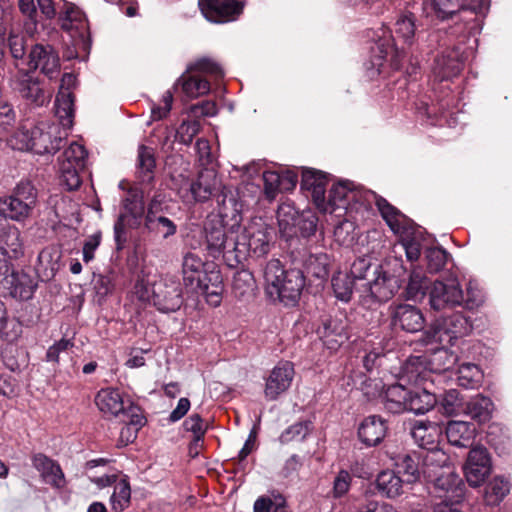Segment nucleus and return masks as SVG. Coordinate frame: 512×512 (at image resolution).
Wrapping results in <instances>:
<instances>
[{
	"label": "nucleus",
	"instance_id": "f257e3e1",
	"mask_svg": "<svg viewBox=\"0 0 512 512\" xmlns=\"http://www.w3.org/2000/svg\"><path fill=\"white\" fill-rule=\"evenodd\" d=\"M369 196L375 198L376 206L390 229L395 234L403 236L406 217L397 208L388 203L386 199L377 197L372 192L363 191L362 188L349 180L339 181L331 187L328 201H326V212L332 213L337 209H347L352 202L364 203L368 200Z\"/></svg>",
	"mask_w": 512,
	"mask_h": 512
},
{
	"label": "nucleus",
	"instance_id": "f03ea898",
	"mask_svg": "<svg viewBox=\"0 0 512 512\" xmlns=\"http://www.w3.org/2000/svg\"><path fill=\"white\" fill-rule=\"evenodd\" d=\"M265 291L270 299L285 306H295L305 286L301 270H284L278 259L267 262L264 268Z\"/></svg>",
	"mask_w": 512,
	"mask_h": 512
},
{
	"label": "nucleus",
	"instance_id": "7ed1b4c3",
	"mask_svg": "<svg viewBox=\"0 0 512 512\" xmlns=\"http://www.w3.org/2000/svg\"><path fill=\"white\" fill-rule=\"evenodd\" d=\"M432 7L441 20L461 11L462 33L468 36H475L481 31L483 18L488 11V4L484 0H433Z\"/></svg>",
	"mask_w": 512,
	"mask_h": 512
},
{
	"label": "nucleus",
	"instance_id": "20e7f679",
	"mask_svg": "<svg viewBox=\"0 0 512 512\" xmlns=\"http://www.w3.org/2000/svg\"><path fill=\"white\" fill-rule=\"evenodd\" d=\"M224 216H227L225 208H222L218 214L207 216L202 230L199 231L201 241L197 245L204 247L213 258H218L222 255L227 263L228 252L233 250V246L237 241V232L234 230V226L228 230L226 229Z\"/></svg>",
	"mask_w": 512,
	"mask_h": 512
},
{
	"label": "nucleus",
	"instance_id": "39448f33",
	"mask_svg": "<svg viewBox=\"0 0 512 512\" xmlns=\"http://www.w3.org/2000/svg\"><path fill=\"white\" fill-rule=\"evenodd\" d=\"M270 251V233L266 228L249 226L241 234L237 233V241L227 255V265L235 267L248 257L260 258Z\"/></svg>",
	"mask_w": 512,
	"mask_h": 512
},
{
	"label": "nucleus",
	"instance_id": "423d86ee",
	"mask_svg": "<svg viewBox=\"0 0 512 512\" xmlns=\"http://www.w3.org/2000/svg\"><path fill=\"white\" fill-rule=\"evenodd\" d=\"M123 211L114 224V238L121 249L127 240L126 228L137 229L145 221L144 192L139 187H130L122 199Z\"/></svg>",
	"mask_w": 512,
	"mask_h": 512
},
{
	"label": "nucleus",
	"instance_id": "0eeeda50",
	"mask_svg": "<svg viewBox=\"0 0 512 512\" xmlns=\"http://www.w3.org/2000/svg\"><path fill=\"white\" fill-rule=\"evenodd\" d=\"M471 330L472 324L469 318L457 312L435 319L424 333L425 341L452 346L459 338L467 336Z\"/></svg>",
	"mask_w": 512,
	"mask_h": 512
},
{
	"label": "nucleus",
	"instance_id": "6e6552de",
	"mask_svg": "<svg viewBox=\"0 0 512 512\" xmlns=\"http://www.w3.org/2000/svg\"><path fill=\"white\" fill-rule=\"evenodd\" d=\"M87 151L85 147L73 142L58 158L60 184L72 191L80 187L82 180L80 171L85 167Z\"/></svg>",
	"mask_w": 512,
	"mask_h": 512
},
{
	"label": "nucleus",
	"instance_id": "1a4fd4ad",
	"mask_svg": "<svg viewBox=\"0 0 512 512\" xmlns=\"http://www.w3.org/2000/svg\"><path fill=\"white\" fill-rule=\"evenodd\" d=\"M16 72L9 76V85L13 91L35 106H43L50 101L51 94L46 90L41 81L34 77L32 71L18 68L15 64Z\"/></svg>",
	"mask_w": 512,
	"mask_h": 512
},
{
	"label": "nucleus",
	"instance_id": "9d476101",
	"mask_svg": "<svg viewBox=\"0 0 512 512\" xmlns=\"http://www.w3.org/2000/svg\"><path fill=\"white\" fill-rule=\"evenodd\" d=\"M429 493L440 502L460 503L465 496V484L454 471L441 468L430 483Z\"/></svg>",
	"mask_w": 512,
	"mask_h": 512
},
{
	"label": "nucleus",
	"instance_id": "9b49d317",
	"mask_svg": "<svg viewBox=\"0 0 512 512\" xmlns=\"http://www.w3.org/2000/svg\"><path fill=\"white\" fill-rule=\"evenodd\" d=\"M394 262L395 266L399 267V271L395 269L392 275L378 272L376 278L369 283V294L366 298H370L371 302H387L398 292L402 282L400 277L405 272V268L401 259L394 258Z\"/></svg>",
	"mask_w": 512,
	"mask_h": 512
},
{
	"label": "nucleus",
	"instance_id": "f8f14e48",
	"mask_svg": "<svg viewBox=\"0 0 512 512\" xmlns=\"http://www.w3.org/2000/svg\"><path fill=\"white\" fill-rule=\"evenodd\" d=\"M28 58V65L32 73L35 70H40L49 80L58 78L61 70L60 59L51 45L35 44L30 50Z\"/></svg>",
	"mask_w": 512,
	"mask_h": 512
},
{
	"label": "nucleus",
	"instance_id": "ddd939ff",
	"mask_svg": "<svg viewBox=\"0 0 512 512\" xmlns=\"http://www.w3.org/2000/svg\"><path fill=\"white\" fill-rule=\"evenodd\" d=\"M153 303L161 312H174L182 303V289L180 283L169 278L163 279L153 285Z\"/></svg>",
	"mask_w": 512,
	"mask_h": 512
},
{
	"label": "nucleus",
	"instance_id": "4468645a",
	"mask_svg": "<svg viewBox=\"0 0 512 512\" xmlns=\"http://www.w3.org/2000/svg\"><path fill=\"white\" fill-rule=\"evenodd\" d=\"M491 472V459L485 447L475 446L468 454L464 473L471 487H479Z\"/></svg>",
	"mask_w": 512,
	"mask_h": 512
},
{
	"label": "nucleus",
	"instance_id": "2eb2a0df",
	"mask_svg": "<svg viewBox=\"0 0 512 512\" xmlns=\"http://www.w3.org/2000/svg\"><path fill=\"white\" fill-rule=\"evenodd\" d=\"M463 302V291L456 279L447 282H434L430 291L429 303L434 310L459 306Z\"/></svg>",
	"mask_w": 512,
	"mask_h": 512
},
{
	"label": "nucleus",
	"instance_id": "dca6fc26",
	"mask_svg": "<svg viewBox=\"0 0 512 512\" xmlns=\"http://www.w3.org/2000/svg\"><path fill=\"white\" fill-rule=\"evenodd\" d=\"M372 58L370 61L371 66L368 67L371 70V75L379 74L380 67L383 65V61L390 56L391 63L395 69H399L401 66L400 58L403 52H400L396 46V39L392 38L389 32L383 31L379 39L371 47Z\"/></svg>",
	"mask_w": 512,
	"mask_h": 512
},
{
	"label": "nucleus",
	"instance_id": "f3484780",
	"mask_svg": "<svg viewBox=\"0 0 512 512\" xmlns=\"http://www.w3.org/2000/svg\"><path fill=\"white\" fill-rule=\"evenodd\" d=\"M218 186L219 181L215 171L205 169L199 173L196 181L187 183V188L181 187L179 194L186 202H204L213 195Z\"/></svg>",
	"mask_w": 512,
	"mask_h": 512
},
{
	"label": "nucleus",
	"instance_id": "a211bd4d",
	"mask_svg": "<svg viewBox=\"0 0 512 512\" xmlns=\"http://www.w3.org/2000/svg\"><path fill=\"white\" fill-rule=\"evenodd\" d=\"M203 16L213 23L233 21L242 12V5L236 0H199Z\"/></svg>",
	"mask_w": 512,
	"mask_h": 512
},
{
	"label": "nucleus",
	"instance_id": "6ab92c4d",
	"mask_svg": "<svg viewBox=\"0 0 512 512\" xmlns=\"http://www.w3.org/2000/svg\"><path fill=\"white\" fill-rule=\"evenodd\" d=\"M294 377L292 363L280 362L270 372L265 380L264 395L268 401H275L291 386Z\"/></svg>",
	"mask_w": 512,
	"mask_h": 512
},
{
	"label": "nucleus",
	"instance_id": "aec40b11",
	"mask_svg": "<svg viewBox=\"0 0 512 512\" xmlns=\"http://www.w3.org/2000/svg\"><path fill=\"white\" fill-rule=\"evenodd\" d=\"M425 319L420 309L410 304H399L392 308L391 324L408 333H416L424 327Z\"/></svg>",
	"mask_w": 512,
	"mask_h": 512
},
{
	"label": "nucleus",
	"instance_id": "412c9836",
	"mask_svg": "<svg viewBox=\"0 0 512 512\" xmlns=\"http://www.w3.org/2000/svg\"><path fill=\"white\" fill-rule=\"evenodd\" d=\"M57 126L40 123L32 127L31 151L36 154H51L60 149L62 136H56Z\"/></svg>",
	"mask_w": 512,
	"mask_h": 512
},
{
	"label": "nucleus",
	"instance_id": "4be33fe9",
	"mask_svg": "<svg viewBox=\"0 0 512 512\" xmlns=\"http://www.w3.org/2000/svg\"><path fill=\"white\" fill-rule=\"evenodd\" d=\"M328 175L315 169H305L302 172L301 189L310 193L313 202L323 212L327 211L325 200Z\"/></svg>",
	"mask_w": 512,
	"mask_h": 512
},
{
	"label": "nucleus",
	"instance_id": "5701e85b",
	"mask_svg": "<svg viewBox=\"0 0 512 512\" xmlns=\"http://www.w3.org/2000/svg\"><path fill=\"white\" fill-rule=\"evenodd\" d=\"M32 465L40 473L42 480L55 489L66 486V478L60 465L45 454L37 453L32 456Z\"/></svg>",
	"mask_w": 512,
	"mask_h": 512
},
{
	"label": "nucleus",
	"instance_id": "b1692460",
	"mask_svg": "<svg viewBox=\"0 0 512 512\" xmlns=\"http://www.w3.org/2000/svg\"><path fill=\"white\" fill-rule=\"evenodd\" d=\"M317 334L324 346L333 351L337 350L348 338L346 323L341 318L327 317L322 319L317 328Z\"/></svg>",
	"mask_w": 512,
	"mask_h": 512
},
{
	"label": "nucleus",
	"instance_id": "393cba45",
	"mask_svg": "<svg viewBox=\"0 0 512 512\" xmlns=\"http://www.w3.org/2000/svg\"><path fill=\"white\" fill-rule=\"evenodd\" d=\"M463 67V57L459 49L446 50L438 55L433 66V74L439 81L457 76Z\"/></svg>",
	"mask_w": 512,
	"mask_h": 512
},
{
	"label": "nucleus",
	"instance_id": "a878e982",
	"mask_svg": "<svg viewBox=\"0 0 512 512\" xmlns=\"http://www.w3.org/2000/svg\"><path fill=\"white\" fill-rule=\"evenodd\" d=\"M182 275L184 285L194 290L201 285L209 272L202 258L198 254L189 251L184 254L182 259Z\"/></svg>",
	"mask_w": 512,
	"mask_h": 512
},
{
	"label": "nucleus",
	"instance_id": "bb28decb",
	"mask_svg": "<svg viewBox=\"0 0 512 512\" xmlns=\"http://www.w3.org/2000/svg\"><path fill=\"white\" fill-rule=\"evenodd\" d=\"M7 282L1 288L2 293L19 300L31 299L37 286L34 279L22 271H14Z\"/></svg>",
	"mask_w": 512,
	"mask_h": 512
},
{
	"label": "nucleus",
	"instance_id": "cd10ccee",
	"mask_svg": "<svg viewBox=\"0 0 512 512\" xmlns=\"http://www.w3.org/2000/svg\"><path fill=\"white\" fill-rule=\"evenodd\" d=\"M422 456L417 452L398 454L393 458L395 472L403 476V480L408 484L417 482L421 473H425L421 468Z\"/></svg>",
	"mask_w": 512,
	"mask_h": 512
},
{
	"label": "nucleus",
	"instance_id": "c85d7f7f",
	"mask_svg": "<svg viewBox=\"0 0 512 512\" xmlns=\"http://www.w3.org/2000/svg\"><path fill=\"white\" fill-rule=\"evenodd\" d=\"M374 483L378 494L388 499L403 495L408 485L395 470L390 469L379 472Z\"/></svg>",
	"mask_w": 512,
	"mask_h": 512
},
{
	"label": "nucleus",
	"instance_id": "c756f323",
	"mask_svg": "<svg viewBox=\"0 0 512 512\" xmlns=\"http://www.w3.org/2000/svg\"><path fill=\"white\" fill-rule=\"evenodd\" d=\"M476 432V426L467 421L451 420L445 428L448 442L461 448H467L473 444Z\"/></svg>",
	"mask_w": 512,
	"mask_h": 512
},
{
	"label": "nucleus",
	"instance_id": "7c9ffc66",
	"mask_svg": "<svg viewBox=\"0 0 512 512\" xmlns=\"http://www.w3.org/2000/svg\"><path fill=\"white\" fill-rule=\"evenodd\" d=\"M61 250L56 246H48L40 251L35 270L43 281L52 279L60 268Z\"/></svg>",
	"mask_w": 512,
	"mask_h": 512
},
{
	"label": "nucleus",
	"instance_id": "2f4dec72",
	"mask_svg": "<svg viewBox=\"0 0 512 512\" xmlns=\"http://www.w3.org/2000/svg\"><path fill=\"white\" fill-rule=\"evenodd\" d=\"M387 425L380 416L372 415L363 420L358 435L360 440L367 446H375L379 444L385 437Z\"/></svg>",
	"mask_w": 512,
	"mask_h": 512
},
{
	"label": "nucleus",
	"instance_id": "473e14b6",
	"mask_svg": "<svg viewBox=\"0 0 512 512\" xmlns=\"http://www.w3.org/2000/svg\"><path fill=\"white\" fill-rule=\"evenodd\" d=\"M494 404L489 397L478 394L465 402L463 414L479 424L488 422L492 418Z\"/></svg>",
	"mask_w": 512,
	"mask_h": 512
},
{
	"label": "nucleus",
	"instance_id": "72a5a7b5",
	"mask_svg": "<svg viewBox=\"0 0 512 512\" xmlns=\"http://www.w3.org/2000/svg\"><path fill=\"white\" fill-rule=\"evenodd\" d=\"M95 403L99 410L110 416H120L124 411L126 404L117 389H101L95 398Z\"/></svg>",
	"mask_w": 512,
	"mask_h": 512
},
{
	"label": "nucleus",
	"instance_id": "f704fd0d",
	"mask_svg": "<svg viewBox=\"0 0 512 512\" xmlns=\"http://www.w3.org/2000/svg\"><path fill=\"white\" fill-rule=\"evenodd\" d=\"M0 250L10 259H18L24 253L23 240L19 229L7 226L0 231Z\"/></svg>",
	"mask_w": 512,
	"mask_h": 512
},
{
	"label": "nucleus",
	"instance_id": "c9c22d12",
	"mask_svg": "<svg viewBox=\"0 0 512 512\" xmlns=\"http://www.w3.org/2000/svg\"><path fill=\"white\" fill-rule=\"evenodd\" d=\"M193 291L204 295L207 301L213 305L218 306L221 302V296L224 291L222 276L219 271L211 270L206 279L202 281L201 285L197 286Z\"/></svg>",
	"mask_w": 512,
	"mask_h": 512
},
{
	"label": "nucleus",
	"instance_id": "e433bc0d",
	"mask_svg": "<svg viewBox=\"0 0 512 512\" xmlns=\"http://www.w3.org/2000/svg\"><path fill=\"white\" fill-rule=\"evenodd\" d=\"M300 215L292 203L284 202L279 205L277 220L279 231L283 237L291 238L297 234V222Z\"/></svg>",
	"mask_w": 512,
	"mask_h": 512
},
{
	"label": "nucleus",
	"instance_id": "4c0bfd02",
	"mask_svg": "<svg viewBox=\"0 0 512 512\" xmlns=\"http://www.w3.org/2000/svg\"><path fill=\"white\" fill-rule=\"evenodd\" d=\"M440 432L441 430L437 424L418 421L411 429V436L419 447L424 449H433L436 446Z\"/></svg>",
	"mask_w": 512,
	"mask_h": 512
},
{
	"label": "nucleus",
	"instance_id": "58836bf2",
	"mask_svg": "<svg viewBox=\"0 0 512 512\" xmlns=\"http://www.w3.org/2000/svg\"><path fill=\"white\" fill-rule=\"evenodd\" d=\"M408 395L409 390L402 383L388 386L384 394L385 409L395 414L406 411Z\"/></svg>",
	"mask_w": 512,
	"mask_h": 512
},
{
	"label": "nucleus",
	"instance_id": "ea45409f",
	"mask_svg": "<svg viewBox=\"0 0 512 512\" xmlns=\"http://www.w3.org/2000/svg\"><path fill=\"white\" fill-rule=\"evenodd\" d=\"M33 210L12 193L0 198V215L14 221H23L28 218Z\"/></svg>",
	"mask_w": 512,
	"mask_h": 512
},
{
	"label": "nucleus",
	"instance_id": "a19ab883",
	"mask_svg": "<svg viewBox=\"0 0 512 512\" xmlns=\"http://www.w3.org/2000/svg\"><path fill=\"white\" fill-rule=\"evenodd\" d=\"M122 420L127 422V425L121 429V437L123 438L125 432H129L127 441H134L137 437L138 430L145 424V418L141 413L139 406L129 403L124 411L120 414Z\"/></svg>",
	"mask_w": 512,
	"mask_h": 512
},
{
	"label": "nucleus",
	"instance_id": "79ce46f5",
	"mask_svg": "<svg viewBox=\"0 0 512 512\" xmlns=\"http://www.w3.org/2000/svg\"><path fill=\"white\" fill-rule=\"evenodd\" d=\"M144 228L148 233L163 239H168L177 232V225L170 218L162 214L145 216Z\"/></svg>",
	"mask_w": 512,
	"mask_h": 512
},
{
	"label": "nucleus",
	"instance_id": "37998d69",
	"mask_svg": "<svg viewBox=\"0 0 512 512\" xmlns=\"http://www.w3.org/2000/svg\"><path fill=\"white\" fill-rule=\"evenodd\" d=\"M437 403V397L427 389L409 390L406 411L414 414H424L432 409Z\"/></svg>",
	"mask_w": 512,
	"mask_h": 512
},
{
	"label": "nucleus",
	"instance_id": "c03bdc74",
	"mask_svg": "<svg viewBox=\"0 0 512 512\" xmlns=\"http://www.w3.org/2000/svg\"><path fill=\"white\" fill-rule=\"evenodd\" d=\"M178 85H181L183 93L191 99L205 95L210 90V83L206 79L194 75H187V72L177 79L174 87Z\"/></svg>",
	"mask_w": 512,
	"mask_h": 512
},
{
	"label": "nucleus",
	"instance_id": "a18cd8bd",
	"mask_svg": "<svg viewBox=\"0 0 512 512\" xmlns=\"http://www.w3.org/2000/svg\"><path fill=\"white\" fill-rule=\"evenodd\" d=\"M429 287V279L419 267H414L410 272L405 297L409 300H418L424 297Z\"/></svg>",
	"mask_w": 512,
	"mask_h": 512
},
{
	"label": "nucleus",
	"instance_id": "49530a36",
	"mask_svg": "<svg viewBox=\"0 0 512 512\" xmlns=\"http://www.w3.org/2000/svg\"><path fill=\"white\" fill-rule=\"evenodd\" d=\"M55 116L64 129L72 127L74 118L73 94H57L55 99Z\"/></svg>",
	"mask_w": 512,
	"mask_h": 512
},
{
	"label": "nucleus",
	"instance_id": "de8ad7c7",
	"mask_svg": "<svg viewBox=\"0 0 512 512\" xmlns=\"http://www.w3.org/2000/svg\"><path fill=\"white\" fill-rule=\"evenodd\" d=\"M154 153L151 148L144 145L138 148L137 177L141 182H151L154 178Z\"/></svg>",
	"mask_w": 512,
	"mask_h": 512
},
{
	"label": "nucleus",
	"instance_id": "09e8293b",
	"mask_svg": "<svg viewBox=\"0 0 512 512\" xmlns=\"http://www.w3.org/2000/svg\"><path fill=\"white\" fill-rule=\"evenodd\" d=\"M256 282L253 274L245 269L237 271L233 276L232 290L239 299L249 298L254 295Z\"/></svg>",
	"mask_w": 512,
	"mask_h": 512
},
{
	"label": "nucleus",
	"instance_id": "8fccbe9b",
	"mask_svg": "<svg viewBox=\"0 0 512 512\" xmlns=\"http://www.w3.org/2000/svg\"><path fill=\"white\" fill-rule=\"evenodd\" d=\"M442 412L447 416L463 414L465 403L456 389L445 390L438 398Z\"/></svg>",
	"mask_w": 512,
	"mask_h": 512
},
{
	"label": "nucleus",
	"instance_id": "3c124183",
	"mask_svg": "<svg viewBox=\"0 0 512 512\" xmlns=\"http://www.w3.org/2000/svg\"><path fill=\"white\" fill-rule=\"evenodd\" d=\"M458 356L449 349L442 346L431 355L429 359L430 370L435 373L449 371L456 365Z\"/></svg>",
	"mask_w": 512,
	"mask_h": 512
},
{
	"label": "nucleus",
	"instance_id": "603ef678",
	"mask_svg": "<svg viewBox=\"0 0 512 512\" xmlns=\"http://www.w3.org/2000/svg\"><path fill=\"white\" fill-rule=\"evenodd\" d=\"M510 484L502 477L493 478L485 488V502L489 506L498 505L509 493Z\"/></svg>",
	"mask_w": 512,
	"mask_h": 512
},
{
	"label": "nucleus",
	"instance_id": "864d4df0",
	"mask_svg": "<svg viewBox=\"0 0 512 512\" xmlns=\"http://www.w3.org/2000/svg\"><path fill=\"white\" fill-rule=\"evenodd\" d=\"M254 512H289L286 499L280 493L270 496H260L253 506Z\"/></svg>",
	"mask_w": 512,
	"mask_h": 512
},
{
	"label": "nucleus",
	"instance_id": "5fc2aeb1",
	"mask_svg": "<svg viewBox=\"0 0 512 512\" xmlns=\"http://www.w3.org/2000/svg\"><path fill=\"white\" fill-rule=\"evenodd\" d=\"M61 22V27L67 31H71L73 29L84 31L87 28L84 13L71 3L65 4L64 16L62 17Z\"/></svg>",
	"mask_w": 512,
	"mask_h": 512
},
{
	"label": "nucleus",
	"instance_id": "6e6d98bb",
	"mask_svg": "<svg viewBox=\"0 0 512 512\" xmlns=\"http://www.w3.org/2000/svg\"><path fill=\"white\" fill-rule=\"evenodd\" d=\"M456 374L459 385L467 389L477 387L482 379L480 368L473 363L461 364Z\"/></svg>",
	"mask_w": 512,
	"mask_h": 512
},
{
	"label": "nucleus",
	"instance_id": "4d7b16f0",
	"mask_svg": "<svg viewBox=\"0 0 512 512\" xmlns=\"http://www.w3.org/2000/svg\"><path fill=\"white\" fill-rule=\"evenodd\" d=\"M354 280L348 273L338 272L332 277V288L337 299L348 302L350 301L353 290Z\"/></svg>",
	"mask_w": 512,
	"mask_h": 512
},
{
	"label": "nucleus",
	"instance_id": "13d9d810",
	"mask_svg": "<svg viewBox=\"0 0 512 512\" xmlns=\"http://www.w3.org/2000/svg\"><path fill=\"white\" fill-rule=\"evenodd\" d=\"M21 334V326L15 320H9L5 304L0 300V339L13 342Z\"/></svg>",
	"mask_w": 512,
	"mask_h": 512
},
{
	"label": "nucleus",
	"instance_id": "bf43d9fd",
	"mask_svg": "<svg viewBox=\"0 0 512 512\" xmlns=\"http://www.w3.org/2000/svg\"><path fill=\"white\" fill-rule=\"evenodd\" d=\"M329 258L327 254L310 255L305 261V269L311 276L324 279L328 275Z\"/></svg>",
	"mask_w": 512,
	"mask_h": 512
},
{
	"label": "nucleus",
	"instance_id": "052dcab7",
	"mask_svg": "<svg viewBox=\"0 0 512 512\" xmlns=\"http://www.w3.org/2000/svg\"><path fill=\"white\" fill-rule=\"evenodd\" d=\"M394 33L396 39H402L405 44L411 45L415 37V19L412 14L401 16L395 23Z\"/></svg>",
	"mask_w": 512,
	"mask_h": 512
},
{
	"label": "nucleus",
	"instance_id": "680f3d73",
	"mask_svg": "<svg viewBox=\"0 0 512 512\" xmlns=\"http://www.w3.org/2000/svg\"><path fill=\"white\" fill-rule=\"evenodd\" d=\"M131 498L130 485L126 480L119 481L115 487L114 492L111 496L112 509L115 512H122L128 507Z\"/></svg>",
	"mask_w": 512,
	"mask_h": 512
},
{
	"label": "nucleus",
	"instance_id": "e2e57ef3",
	"mask_svg": "<svg viewBox=\"0 0 512 512\" xmlns=\"http://www.w3.org/2000/svg\"><path fill=\"white\" fill-rule=\"evenodd\" d=\"M12 194L23 203H27L31 210L36 206L37 189L30 181H20L13 189Z\"/></svg>",
	"mask_w": 512,
	"mask_h": 512
},
{
	"label": "nucleus",
	"instance_id": "0e129e2a",
	"mask_svg": "<svg viewBox=\"0 0 512 512\" xmlns=\"http://www.w3.org/2000/svg\"><path fill=\"white\" fill-rule=\"evenodd\" d=\"M311 430V423L308 421L297 422L289 426L280 435V442L285 444L291 441H301L309 434Z\"/></svg>",
	"mask_w": 512,
	"mask_h": 512
},
{
	"label": "nucleus",
	"instance_id": "69168bd1",
	"mask_svg": "<svg viewBox=\"0 0 512 512\" xmlns=\"http://www.w3.org/2000/svg\"><path fill=\"white\" fill-rule=\"evenodd\" d=\"M192 71L209 74L216 79L222 78L224 76L222 67L216 61L210 58H201L193 64H190L187 67L186 72L189 73Z\"/></svg>",
	"mask_w": 512,
	"mask_h": 512
},
{
	"label": "nucleus",
	"instance_id": "338daca9",
	"mask_svg": "<svg viewBox=\"0 0 512 512\" xmlns=\"http://www.w3.org/2000/svg\"><path fill=\"white\" fill-rule=\"evenodd\" d=\"M9 146L14 150L31 151L32 127L23 126L7 139Z\"/></svg>",
	"mask_w": 512,
	"mask_h": 512
},
{
	"label": "nucleus",
	"instance_id": "774afa93",
	"mask_svg": "<svg viewBox=\"0 0 512 512\" xmlns=\"http://www.w3.org/2000/svg\"><path fill=\"white\" fill-rule=\"evenodd\" d=\"M448 253L441 247H432L426 250L427 268L431 273L442 270L447 262Z\"/></svg>",
	"mask_w": 512,
	"mask_h": 512
}]
</instances>
